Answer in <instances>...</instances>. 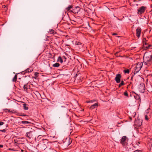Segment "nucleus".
I'll use <instances>...</instances> for the list:
<instances>
[{
    "mask_svg": "<svg viewBox=\"0 0 152 152\" xmlns=\"http://www.w3.org/2000/svg\"><path fill=\"white\" fill-rule=\"evenodd\" d=\"M143 62L144 64L148 66H150L152 64V55H150L144 56Z\"/></svg>",
    "mask_w": 152,
    "mask_h": 152,
    "instance_id": "nucleus-1",
    "label": "nucleus"
},
{
    "mask_svg": "<svg viewBox=\"0 0 152 152\" xmlns=\"http://www.w3.org/2000/svg\"><path fill=\"white\" fill-rule=\"evenodd\" d=\"M143 63L142 62H138L134 68V74L137 73L141 69L142 67Z\"/></svg>",
    "mask_w": 152,
    "mask_h": 152,
    "instance_id": "nucleus-2",
    "label": "nucleus"
},
{
    "mask_svg": "<svg viewBox=\"0 0 152 152\" xmlns=\"http://www.w3.org/2000/svg\"><path fill=\"white\" fill-rule=\"evenodd\" d=\"M128 139L126 136H123L120 140V142L122 145L126 146L127 145Z\"/></svg>",
    "mask_w": 152,
    "mask_h": 152,
    "instance_id": "nucleus-3",
    "label": "nucleus"
},
{
    "mask_svg": "<svg viewBox=\"0 0 152 152\" xmlns=\"http://www.w3.org/2000/svg\"><path fill=\"white\" fill-rule=\"evenodd\" d=\"M34 133V130L31 129V130L26 133L25 136L26 137L28 138L29 139H31L33 137Z\"/></svg>",
    "mask_w": 152,
    "mask_h": 152,
    "instance_id": "nucleus-4",
    "label": "nucleus"
},
{
    "mask_svg": "<svg viewBox=\"0 0 152 152\" xmlns=\"http://www.w3.org/2000/svg\"><path fill=\"white\" fill-rule=\"evenodd\" d=\"M142 120L139 119H135L134 122V125L135 128L140 127L142 125Z\"/></svg>",
    "mask_w": 152,
    "mask_h": 152,
    "instance_id": "nucleus-5",
    "label": "nucleus"
},
{
    "mask_svg": "<svg viewBox=\"0 0 152 152\" xmlns=\"http://www.w3.org/2000/svg\"><path fill=\"white\" fill-rule=\"evenodd\" d=\"M146 9V7L142 6L138 8L137 10V13L138 14L141 15L144 13Z\"/></svg>",
    "mask_w": 152,
    "mask_h": 152,
    "instance_id": "nucleus-6",
    "label": "nucleus"
},
{
    "mask_svg": "<svg viewBox=\"0 0 152 152\" xmlns=\"http://www.w3.org/2000/svg\"><path fill=\"white\" fill-rule=\"evenodd\" d=\"M145 86L144 84H140L139 86L138 89L140 92L144 93L145 92Z\"/></svg>",
    "mask_w": 152,
    "mask_h": 152,
    "instance_id": "nucleus-7",
    "label": "nucleus"
},
{
    "mask_svg": "<svg viewBox=\"0 0 152 152\" xmlns=\"http://www.w3.org/2000/svg\"><path fill=\"white\" fill-rule=\"evenodd\" d=\"M38 147L40 150L43 151L47 147V145L45 144L44 143H41L38 144Z\"/></svg>",
    "mask_w": 152,
    "mask_h": 152,
    "instance_id": "nucleus-8",
    "label": "nucleus"
},
{
    "mask_svg": "<svg viewBox=\"0 0 152 152\" xmlns=\"http://www.w3.org/2000/svg\"><path fill=\"white\" fill-rule=\"evenodd\" d=\"M44 136H42L41 135H39L37 137L38 139L42 138V143H44L45 144L47 145V146L49 142V141L47 139H45L44 138H43Z\"/></svg>",
    "mask_w": 152,
    "mask_h": 152,
    "instance_id": "nucleus-9",
    "label": "nucleus"
},
{
    "mask_svg": "<svg viewBox=\"0 0 152 152\" xmlns=\"http://www.w3.org/2000/svg\"><path fill=\"white\" fill-rule=\"evenodd\" d=\"M80 10V8L79 7L77 6L75 7H73V8L71 12L76 14L78 13Z\"/></svg>",
    "mask_w": 152,
    "mask_h": 152,
    "instance_id": "nucleus-10",
    "label": "nucleus"
},
{
    "mask_svg": "<svg viewBox=\"0 0 152 152\" xmlns=\"http://www.w3.org/2000/svg\"><path fill=\"white\" fill-rule=\"evenodd\" d=\"M121 74H118L116 75L115 80L117 83H119L121 81Z\"/></svg>",
    "mask_w": 152,
    "mask_h": 152,
    "instance_id": "nucleus-11",
    "label": "nucleus"
},
{
    "mask_svg": "<svg viewBox=\"0 0 152 152\" xmlns=\"http://www.w3.org/2000/svg\"><path fill=\"white\" fill-rule=\"evenodd\" d=\"M141 29L140 27H138L136 29V35L137 37L139 38L140 37L141 33Z\"/></svg>",
    "mask_w": 152,
    "mask_h": 152,
    "instance_id": "nucleus-12",
    "label": "nucleus"
},
{
    "mask_svg": "<svg viewBox=\"0 0 152 152\" xmlns=\"http://www.w3.org/2000/svg\"><path fill=\"white\" fill-rule=\"evenodd\" d=\"M33 69L31 67L25 70V71L22 72L21 73L23 75L25 74L26 73L31 72L33 71Z\"/></svg>",
    "mask_w": 152,
    "mask_h": 152,
    "instance_id": "nucleus-13",
    "label": "nucleus"
},
{
    "mask_svg": "<svg viewBox=\"0 0 152 152\" xmlns=\"http://www.w3.org/2000/svg\"><path fill=\"white\" fill-rule=\"evenodd\" d=\"M146 40L145 38H144V40L143 41V48L144 50L147 49V47L148 45V43L146 42Z\"/></svg>",
    "mask_w": 152,
    "mask_h": 152,
    "instance_id": "nucleus-14",
    "label": "nucleus"
},
{
    "mask_svg": "<svg viewBox=\"0 0 152 152\" xmlns=\"http://www.w3.org/2000/svg\"><path fill=\"white\" fill-rule=\"evenodd\" d=\"M133 92L136 94L134 96L135 99H136L140 103L141 102V99L140 96L135 92Z\"/></svg>",
    "mask_w": 152,
    "mask_h": 152,
    "instance_id": "nucleus-15",
    "label": "nucleus"
},
{
    "mask_svg": "<svg viewBox=\"0 0 152 152\" xmlns=\"http://www.w3.org/2000/svg\"><path fill=\"white\" fill-rule=\"evenodd\" d=\"M73 8V6L72 5H70L67 7L66 8V10L71 12Z\"/></svg>",
    "mask_w": 152,
    "mask_h": 152,
    "instance_id": "nucleus-16",
    "label": "nucleus"
},
{
    "mask_svg": "<svg viewBox=\"0 0 152 152\" xmlns=\"http://www.w3.org/2000/svg\"><path fill=\"white\" fill-rule=\"evenodd\" d=\"M98 106V104L97 103H95L94 104L91 106L90 108L92 109H94L96 106L97 107Z\"/></svg>",
    "mask_w": 152,
    "mask_h": 152,
    "instance_id": "nucleus-17",
    "label": "nucleus"
},
{
    "mask_svg": "<svg viewBox=\"0 0 152 152\" xmlns=\"http://www.w3.org/2000/svg\"><path fill=\"white\" fill-rule=\"evenodd\" d=\"M72 142V140L71 141L70 140V138H67L66 139V142H68V143H67V144L68 145H69L70 144V143H71Z\"/></svg>",
    "mask_w": 152,
    "mask_h": 152,
    "instance_id": "nucleus-18",
    "label": "nucleus"
},
{
    "mask_svg": "<svg viewBox=\"0 0 152 152\" xmlns=\"http://www.w3.org/2000/svg\"><path fill=\"white\" fill-rule=\"evenodd\" d=\"M28 83L26 84H24L23 86V89L25 91H27L28 88Z\"/></svg>",
    "mask_w": 152,
    "mask_h": 152,
    "instance_id": "nucleus-19",
    "label": "nucleus"
},
{
    "mask_svg": "<svg viewBox=\"0 0 152 152\" xmlns=\"http://www.w3.org/2000/svg\"><path fill=\"white\" fill-rule=\"evenodd\" d=\"M49 33L53 34H57L56 32L53 29H50Z\"/></svg>",
    "mask_w": 152,
    "mask_h": 152,
    "instance_id": "nucleus-20",
    "label": "nucleus"
},
{
    "mask_svg": "<svg viewBox=\"0 0 152 152\" xmlns=\"http://www.w3.org/2000/svg\"><path fill=\"white\" fill-rule=\"evenodd\" d=\"M23 107L25 110H28V104L26 103H24L23 104Z\"/></svg>",
    "mask_w": 152,
    "mask_h": 152,
    "instance_id": "nucleus-21",
    "label": "nucleus"
},
{
    "mask_svg": "<svg viewBox=\"0 0 152 152\" xmlns=\"http://www.w3.org/2000/svg\"><path fill=\"white\" fill-rule=\"evenodd\" d=\"M10 109H3L5 113L9 112L13 113L12 111H10Z\"/></svg>",
    "mask_w": 152,
    "mask_h": 152,
    "instance_id": "nucleus-22",
    "label": "nucleus"
},
{
    "mask_svg": "<svg viewBox=\"0 0 152 152\" xmlns=\"http://www.w3.org/2000/svg\"><path fill=\"white\" fill-rule=\"evenodd\" d=\"M57 61L58 62H60L61 63H62L63 62V59L62 58L61 56H59L58 57Z\"/></svg>",
    "mask_w": 152,
    "mask_h": 152,
    "instance_id": "nucleus-23",
    "label": "nucleus"
},
{
    "mask_svg": "<svg viewBox=\"0 0 152 152\" xmlns=\"http://www.w3.org/2000/svg\"><path fill=\"white\" fill-rule=\"evenodd\" d=\"M60 64L58 63H56L53 65V66L54 67H58L59 66Z\"/></svg>",
    "mask_w": 152,
    "mask_h": 152,
    "instance_id": "nucleus-24",
    "label": "nucleus"
},
{
    "mask_svg": "<svg viewBox=\"0 0 152 152\" xmlns=\"http://www.w3.org/2000/svg\"><path fill=\"white\" fill-rule=\"evenodd\" d=\"M123 72L125 74H129L130 72V70L129 69H124Z\"/></svg>",
    "mask_w": 152,
    "mask_h": 152,
    "instance_id": "nucleus-25",
    "label": "nucleus"
},
{
    "mask_svg": "<svg viewBox=\"0 0 152 152\" xmlns=\"http://www.w3.org/2000/svg\"><path fill=\"white\" fill-rule=\"evenodd\" d=\"M17 76L16 74L14 76V77L12 79V81L13 82H16L17 79Z\"/></svg>",
    "mask_w": 152,
    "mask_h": 152,
    "instance_id": "nucleus-26",
    "label": "nucleus"
},
{
    "mask_svg": "<svg viewBox=\"0 0 152 152\" xmlns=\"http://www.w3.org/2000/svg\"><path fill=\"white\" fill-rule=\"evenodd\" d=\"M124 81L123 80H122L121 81V82L118 85V87L120 88L122 86L124 85Z\"/></svg>",
    "mask_w": 152,
    "mask_h": 152,
    "instance_id": "nucleus-27",
    "label": "nucleus"
},
{
    "mask_svg": "<svg viewBox=\"0 0 152 152\" xmlns=\"http://www.w3.org/2000/svg\"><path fill=\"white\" fill-rule=\"evenodd\" d=\"M124 95L127 97H129V95L127 91H125L123 94Z\"/></svg>",
    "mask_w": 152,
    "mask_h": 152,
    "instance_id": "nucleus-28",
    "label": "nucleus"
},
{
    "mask_svg": "<svg viewBox=\"0 0 152 152\" xmlns=\"http://www.w3.org/2000/svg\"><path fill=\"white\" fill-rule=\"evenodd\" d=\"M75 45H81L82 43L79 41H76L75 42Z\"/></svg>",
    "mask_w": 152,
    "mask_h": 152,
    "instance_id": "nucleus-29",
    "label": "nucleus"
},
{
    "mask_svg": "<svg viewBox=\"0 0 152 152\" xmlns=\"http://www.w3.org/2000/svg\"><path fill=\"white\" fill-rule=\"evenodd\" d=\"M21 123L23 124H30V122L27 121H22Z\"/></svg>",
    "mask_w": 152,
    "mask_h": 152,
    "instance_id": "nucleus-30",
    "label": "nucleus"
},
{
    "mask_svg": "<svg viewBox=\"0 0 152 152\" xmlns=\"http://www.w3.org/2000/svg\"><path fill=\"white\" fill-rule=\"evenodd\" d=\"M145 120L148 121L149 120V118L147 115H145Z\"/></svg>",
    "mask_w": 152,
    "mask_h": 152,
    "instance_id": "nucleus-31",
    "label": "nucleus"
},
{
    "mask_svg": "<svg viewBox=\"0 0 152 152\" xmlns=\"http://www.w3.org/2000/svg\"><path fill=\"white\" fill-rule=\"evenodd\" d=\"M7 130L6 129H4L3 130H0V131L2 132H5L7 131Z\"/></svg>",
    "mask_w": 152,
    "mask_h": 152,
    "instance_id": "nucleus-32",
    "label": "nucleus"
},
{
    "mask_svg": "<svg viewBox=\"0 0 152 152\" xmlns=\"http://www.w3.org/2000/svg\"><path fill=\"white\" fill-rule=\"evenodd\" d=\"M152 46L150 44L148 45L147 46V49L149 48H150Z\"/></svg>",
    "mask_w": 152,
    "mask_h": 152,
    "instance_id": "nucleus-33",
    "label": "nucleus"
},
{
    "mask_svg": "<svg viewBox=\"0 0 152 152\" xmlns=\"http://www.w3.org/2000/svg\"><path fill=\"white\" fill-rule=\"evenodd\" d=\"M23 84V82H20L19 85H20V87L21 86H22Z\"/></svg>",
    "mask_w": 152,
    "mask_h": 152,
    "instance_id": "nucleus-34",
    "label": "nucleus"
},
{
    "mask_svg": "<svg viewBox=\"0 0 152 152\" xmlns=\"http://www.w3.org/2000/svg\"><path fill=\"white\" fill-rule=\"evenodd\" d=\"M75 22H76L74 20H72L71 22V23L73 24H75Z\"/></svg>",
    "mask_w": 152,
    "mask_h": 152,
    "instance_id": "nucleus-35",
    "label": "nucleus"
},
{
    "mask_svg": "<svg viewBox=\"0 0 152 152\" xmlns=\"http://www.w3.org/2000/svg\"><path fill=\"white\" fill-rule=\"evenodd\" d=\"M39 73L38 72H36L34 73V75L35 76H38L37 75L39 74Z\"/></svg>",
    "mask_w": 152,
    "mask_h": 152,
    "instance_id": "nucleus-36",
    "label": "nucleus"
},
{
    "mask_svg": "<svg viewBox=\"0 0 152 152\" xmlns=\"http://www.w3.org/2000/svg\"><path fill=\"white\" fill-rule=\"evenodd\" d=\"M4 122H2V121H0V126H1L3 125L4 124Z\"/></svg>",
    "mask_w": 152,
    "mask_h": 152,
    "instance_id": "nucleus-37",
    "label": "nucleus"
},
{
    "mask_svg": "<svg viewBox=\"0 0 152 152\" xmlns=\"http://www.w3.org/2000/svg\"><path fill=\"white\" fill-rule=\"evenodd\" d=\"M9 150H10V151H15V150L13 149H12V148H9Z\"/></svg>",
    "mask_w": 152,
    "mask_h": 152,
    "instance_id": "nucleus-38",
    "label": "nucleus"
},
{
    "mask_svg": "<svg viewBox=\"0 0 152 152\" xmlns=\"http://www.w3.org/2000/svg\"><path fill=\"white\" fill-rule=\"evenodd\" d=\"M62 58H63L65 60H66V57L64 56H63L62 57ZM64 61H65V60Z\"/></svg>",
    "mask_w": 152,
    "mask_h": 152,
    "instance_id": "nucleus-39",
    "label": "nucleus"
},
{
    "mask_svg": "<svg viewBox=\"0 0 152 152\" xmlns=\"http://www.w3.org/2000/svg\"><path fill=\"white\" fill-rule=\"evenodd\" d=\"M3 147V145H0V148H2Z\"/></svg>",
    "mask_w": 152,
    "mask_h": 152,
    "instance_id": "nucleus-40",
    "label": "nucleus"
},
{
    "mask_svg": "<svg viewBox=\"0 0 152 152\" xmlns=\"http://www.w3.org/2000/svg\"><path fill=\"white\" fill-rule=\"evenodd\" d=\"M117 34L116 33H113L112 34L113 35H116Z\"/></svg>",
    "mask_w": 152,
    "mask_h": 152,
    "instance_id": "nucleus-41",
    "label": "nucleus"
},
{
    "mask_svg": "<svg viewBox=\"0 0 152 152\" xmlns=\"http://www.w3.org/2000/svg\"><path fill=\"white\" fill-rule=\"evenodd\" d=\"M38 77V76H35L34 77V78L35 79H37V77Z\"/></svg>",
    "mask_w": 152,
    "mask_h": 152,
    "instance_id": "nucleus-42",
    "label": "nucleus"
},
{
    "mask_svg": "<svg viewBox=\"0 0 152 152\" xmlns=\"http://www.w3.org/2000/svg\"><path fill=\"white\" fill-rule=\"evenodd\" d=\"M122 123V121H121L120 122H118V124H121Z\"/></svg>",
    "mask_w": 152,
    "mask_h": 152,
    "instance_id": "nucleus-43",
    "label": "nucleus"
},
{
    "mask_svg": "<svg viewBox=\"0 0 152 152\" xmlns=\"http://www.w3.org/2000/svg\"><path fill=\"white\" fill-rule=\"evenodd\" d=\"M20 115L22 116H26V115Z\"/></svg>",
    "mask_w": 152,
    "mask_h": 152,
    "instance_id": "nucleus-44",
    "label": "nucleus"
},
{
    "mask_svg": "<svg viewBox=\"0 0 152 152\" xmlns=\"http://www.w3.org/2000/svg\"><path fill=\"white\" fill-rule=\"evenodd\" d=\"M28 88H30V85H28Z\"/></svg>",
    "mask_w": 152,
    "mask_h": 152,
    "instance_id": "nucleus-45",
    "label": "nucleus"
},
{
    "mask_svg": "<svg viewBox=\"0 0 152 152\" xmlns=\"http://www.w3.org/2000/svg\"><path fill=\"white\" fill-rule=\"evenodd\" d=\"M133 78V76H132L131 77V79H132Z\"/></svg>",
    "mask_w": 152,
    "mask_h": 152,
    "instance_id": "nucleus-46",
    "label": "nucleus"
},
{
    "mask_svg": "<svg viewBox=\"0 0 152 152\" xmlns=\"http://www.w3.org/2000/svg\"><path fill=\"white\" fill-rule=\"evenodd\" d=\"M53 152H55V150H53Z\"/></svg>",
    "mask_w": 152,
    "mask_h": 152,
    "instance_id": "nucleus-47",
    "label": "nucleus"
},
{
    "mask_svg": "<svg viewBox=\"0 0 152 152\" xmlns=\"http://www.w3.org/2000/svg\"><path fill=\"white\" fill-rule=\"evenodd\" d=\"M117 126H118V127H119V126L118 125H117Z\"/></svg>",
    "mask_w": 152,
    "mask_h": 152,
    "instance_id": "nucleus-48",
    "label": "nucleus"
},
{
    "mask_svg": "<svg viewBox=\"0 0 152 152\" xmlns=\"http://www.w3.org/2000/svg\"><path fill=\"white\" fill-rule=\"evenodd\" d=\"M77 75V74H76V76Z\"/></svg>",
    "mask_w": 152,
    "mask_h": 152,
    "instance_id": "nucleus-49",
    "label": "nucleus"
},
{
    "mask_svg": "<svg viewBox=\"0 0 152 152\" xmlns=\"http://www.w3.org/2000/svg\"><path fill=\"white\" fill-rule=\"evenodd\" d=\"M130 118L131 119H132V118Z\"/></svg>",
    "mask_w": 152,
    "mask_h": 152,
    "instance_id": "nucleus-50",
    "label": "nucleus"
}]
</instances>
